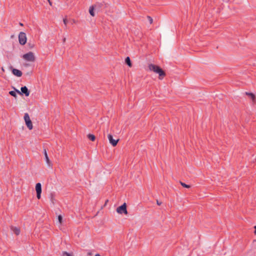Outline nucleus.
<instances>
[{
  "mask_svg": "<svg viewBox=\"0 0 256 256\" xmlns=\"http://www.w3.org/2000/svg\"><path fill=\"white\" fill-rule=\"evenodd\" d=\"M48 2L49 4H50V6H52V2H50V0H48Z\"/></svg>",
  "mask_w": 256,
  "mask_h": 256,
  "instance_id": "nucleus-22",
  "label": "nucleus"
},
{
  "mask_svg": "<svg viewBox=\"0 0 256 256\" xmlns=\"http://www.w3.org/2000/svg\"><path fill=\"white\" fill-rule=\"evenodd\" d=\"M62 216H60V215L58 216V222L60 224L62 223Z\"/></svg>",
  "mask_w": 256,
  "mask_h": 256,
  "instance_id": "nucleus-19",
  "label": "nucleus"
},
{
  "mask_svg": "<svg viewBox=\"0 0 256 256\" xmlns=\"http://www.w3.org/2000/svg\"><path fill=\"white\" fill-rule=\"evenodd\" d=\"M180 184L184 188H190V185L186 184L185 183H184L182 182H180Z\"/></svg>",
  "mask_w": 256,
  "mask_h": 256,
  "instance_id": "nucleus-18",
  "label": "nucleus"
},
{
  "mask_svg": "<svg viewBox=\"0 0 256 256\" xmlns=\"http://www.w3.org/2000/svg\"><path fill=\"white\" fill-rule=\"evenodd\" d=\"M116 212L118 214H122L124 213L125 214H127L126 206L125 203H124L122 206H118L116 209Z\"/></svg>",
  "mask_w": 256,
  "mask_h": 256,
  "instance_id": "nucleus-7",
  "label": "nucleus"
},
{
  "mask_svg": "<svg viewBox=\"0 0 256 256\" xmlns=\"http://www.w3.org/2000/svg\"><path fill=\"white\" fill-rule=\"evenodd\" d=\"M246 94H247V95H248V96H250V98H251L252 100H254V99L255 96H254V95L253 94H252V93H250V92H246Z\"/></svg>",
  "mask_w": 256,
  "mask_h": 256,
  "instance_id": "nucleus-16",
  "label": "nucleus"
},
{
  "mask_svg": "<svg viewBox=\"0 0 256 256\" xmlns=\"http://www.w3.org/2000/svg\"><path fill=\"white\" fill-rule=\"evenodd\" d=\"M63 22H64V24L66 26V24H67V20H66V18H64L63 20Z\"/></svg>",
  "mask_w": 256,
  "mask_h": 256,
  "instance_id": "nucleus-21",
  "label": "nucleus"
},
{
  "mask_svg": "<svg viewBox=\"0 0 256 256\" xmlns=\"http://www.w3.org/2000/svg\"><path fill=\"white\" fill-rule=\"evenodd\" d=\"M157 204H158V205H160L161 202H160L158 200H157Z\"/></svg>",
  "mask_w": 256,
  "mask_h": 256,
  "instance_id": "nucleus-23",
  "label": "nucleus"
},
{
  "mask_svg": "<svg viewBox=\"0 0 256 256\" xmlns=\"http://www.w3.org/2000/svg\"><path fill=\"white\" fill-rule=\"evenodd\" d=\"M148 68L150 70L158 74L159 76H164L165 73L164 70L158 66L153 64H150L148 66Z\"/></svg>",
  "mask_w": 256,
  "mask_h": 256,
  "instance_id": "nucleus-1",
  "label": "nucleus"
},
{
  "mask_svg": "<svg viewBox=\"0 0 256 256\" xmlns=\"http://www.w3.org/2000/svg\"><path fill=\"white\" fill-rule=\"evenodd\" d=\"M88 138L92 141H94L95 140V136L92 134H89L88 135Z\"/></svg>",
  "mask_w": 256,
  "mask_h": 256,
  "instance_id": "nucleus-15",
  "label": "nucleus"
},
{
  "mask_svg": "<svg viewBox=\"0 0 256 256\" xmlns=\"http://www.w3.org/2000/svg\"><path fill=\"white\" fill-rule=\"evenodd\" d=\"M94 256H100L99 254H96Z\"/></svg>",
  "mask_w": 256,
  "mask_h": 256,
  "instance_id": "nucleus-26",
  "label": "nucleus"
},
{
  "mask_svg": "<svg viewBox=\"0 0 256 256\" xmlns=\"http://www.w3.org/2000/svg\"><path fill=\"white\" fill-rule=\"evenodd\" d=\"M12 72L14 75H15L18 77L21 76L22 74V72L20 70L18 69H16V68H13Z\"/></svg>",
  "mask_w": 256,
  "mask_h": 256,
  "instance_id": "nucleus-10",
  "label": "nucleus"
},
{
  "mask_svg": "<svg viewBox=\"0 0 256 256\" xmlns=\"http://www.w3.org/2000/svg\"><path fill=\"white\" fill-rule=\"evenodd\" d=\"M62 256H72V254L68 253L66 252H62Z\"/></svg>",
  "mask_w": 256,
  "mask_h": 256,
  "instance_id": "nucleus-17",
  "label": "nucleus"
},
{
  "mask_svg": "<svg viewBox=\"0 0 256 256\" xmlns=\"http://www.w3.org/2000/svg\"><path fill=\"white\" fill-rule=\"evenodd\" d=\"M125 62L129 66H132V64H131V62H130V58L129 57H126V58L125 60Z\"/></svg>",
  "mask_w": 256,
  "mask_h": 256,
  "instance_id": "nucleus-12",
  "label": "nucleus"
},
{
  "mask_svg": "<svg viewBox=\"0 0 256 256\" xmlns=\"http://www.w3.org/2000/svg\"><path fill=\"white\" fill-rule=\"evenodd\" d=\"M22 58L24 59L28 62H34V56L32 52H28L24 54Z\"/></svg>",
  "mask_w": 256,
  "mask_h": 256,
  "instance_id": "nucleus-4",
  "label": "nucleus"
},
{
  "mask_svg": "<svg viewBox=\"0 0 256 256\" xmlns=\"http://www.w3.org/2000/svg\"><path fill=\"white\" fill-rule=\"evenodd\" d=\"M16 90H17L15 89V90H12V91H10V92H9V94H10L11 96H14V97H16V94L18 93V92H16Z\"/></svg>",
  "mask_w": 256,
  "mask_h": 256,
  "instance_id": "nucleus-14",
  "label": "nucleus"
},
{
  "mask_svg": "<svg viewBox=\"0 0 256 256\" xmlns=\"http://www.w3.org/2000/svg\"><path fill=\"white\" fill-rule=\"evenodd\" d=\"M36 197L38 199L41 198L42 184L40 183H37L36 185Z\"/></svg>",
  "mask_w": 256,
  "mask_h": 256,
  "instance_id": "nucleus-6",
  "label": "nucleus"
},
{
  "mask_svg": "<svg viewBox=\"0 0 256 256\" xmlns=\"http://www.w3.org/2000/svg\"><path fill=\"white\" fill-rule=\"evenodd\" d=\"M108 139L110 141V142L112 144V146H116L117 144V143L118 141V140H114L113 138V136L111 134H108Z\"/></svg>",
  "mask_w": 256,
  "mask_h": 256,
  "instance_id": "nucleus-8",
  "label": "nucleus"
},
{
  "mask_svg": "<svg viewBox=\"0 0 256 256\" xmlns=\"http://www.w3.org/2000/svg\"><path fill=\"white\" fill-rule=\"evenodd\" d=\"M148 18L149 20V22L150 24H152V18L150 17V16H148Z\"/></svg>",
  "mask_w": 256,
  "mask_h": 256,
  "instance_id": "nucleus-20",
  "label": "nucleus"
},
{
  "mask_svg": "<svg viewBox=\"0 0 256 256\" xmlns=\"http://www.w3.org/2000/svg\"><path fill=\"white\" fill-rule=\"evenodd\" d=\"M20 26H23V24H22V23H20Z\"/></svg>",
  "mask_w": 256,
  "mask_h": 256,
  "instance_id": "nucleus-27",
  "label": "nucleus"
},
{
  "mask_svg": "<svg viewBox=\"0 0 256 256\" xmlns=\"http://www.w3.org/2000/svg\"><path fill=\"white\" fill-rule=\"evenodd\" d=\"M44 158H45V160L46 162V163L47 164L48 166H51V162H50V161L48 157V154H47V152H46V149H44Z\"/></svg>",
  "mask_w": 256,
  "mask_h": 256,
  "instance_id": "nucleus-9",
  "label": "nucleus"
},
{
  "mask_svg": "<svg viewBox=\"0 0 256 256\" xmlns=\"http://www.w3.org/2000/svg\"><path fill=\"white\" fill-rule=\"evenodd\" d=\"M11 230L16 235H18L20 234V230L18 228L14 227V226H12L11 227Z\"/></svg>",
  "mask_w": 256,
  "mask_h": 256,
  "instance_id": "nucleus-11",
  "label": "nucleus"
},
{
  "mask_svg": "<svg viewBox=\"0 0 256 256\" xmlns=\"http://www.w3.org/2000/svg\"><path fill=\"white\" fill-rule=\"evenodd\" d=\"M66 38H63V42H66Z\"/></svg>",
  "mask_w": 256,
  "mask_h": 256,
  "instance_id": "nucleus-24",
  "label": "nucleus"
},
{
  "mask_svg": "<svg viewBox=\"0 0 256 256\" xmlns=\"http://www.w3.org/2000/svg\"><path fill=\"white\" fill-rule=\"evenodd\" d=\"M26 34L24 32H20L18 34V41L20 44L24 45L26 42Z\"/></svg>",
  "mask_w": 256,
  "mask_h": 256,
  "instance_id": "nucleus-3",
  "label": "nucleus"
},
{
  "mask_svg": "<svg viewBox=\"0 0 256 256\" xmlns=\"http://www.w3.org/2000/svg\"><path fill=\"white\" fill-rule=\"evenodd\" d=\"M21 92L19 90H16V92L20 95H22V94H24L26 96H28L30 94V91L26 86H24L21 88Z\"/></svg>",
  "mask_w": 256,
  "mask_h": 256,
  "instance_id": "nucleus-5",
  "label": "nucleus"
},
{
  "mask_svg": "<svg viewBox=\"0 0 256 256\" xmlns=\"http://www.w3.org/2000/svg\"><path fill=\"white\" fill-rule=\"evenodd\" d=\"M255 230H254V234H256V226H254Z\"/></svg>",
  "mask_w": 256,
  "mask_h": 256,
  "instance_id": "nucleus-25",
  "label": "nucleus"
},
{
  "mask_svg": "<svg viewBox=\"0 0 256 256\" xmlns=\"http://www.w3.org/2000/svg\"><path fill=\"white\" fill-rule=\"evenodd\" d=\"M94 8L93 6H92L90 8V9H89L90 14L92 16H94Z\"/></svg>",
  "mask_w": 256,
  "mask_h": 256,
  "instance_id": "nucleus-13",
  "label": "nucleus"
},
{
  "mask_svg": "<svg viewBox=\"0 0 256 256\" xmlns=\"http://www.w3.org/2000/svg\"><path fill=\"white\" fill-rule=\"evenodd\" d=\"M24 120L27 127L29 130H32L33 126L30 116L28 113H25L24 115Z\"/></svg>",
  "mask_w": 256,
  "mask_h": 256,
  "instance_id": "nucleus-2",
  "label": "nucleus"
}]
</instances>
